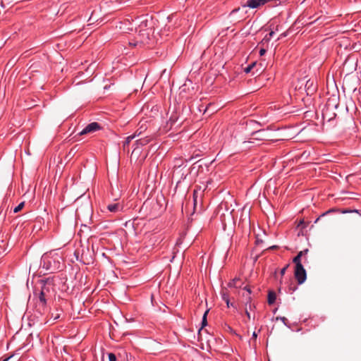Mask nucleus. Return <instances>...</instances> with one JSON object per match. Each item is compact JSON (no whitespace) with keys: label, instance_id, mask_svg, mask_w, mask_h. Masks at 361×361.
I'll return each instance as SVG.
<instances>
[{"label":"nucleus","instance_id":"obj_1","mask_svg":"<svg viewBox=\"0 0 361 361\" xmlns=\"http://www.w3.org/2000/svg\"><path fill=\"white\" fill-rule=\"evenodd\" d=\"M41 290L39 295V302L42 306H45L47 303L46 298L50 295L51 290H53L52 281L47 279L46 280H41Z\"/></svg>","mask_w":361,"mask_h":361},{"label":"nucleus","instance_id":"obj_2","mask_svg":"<svg viewBox=\"0 0 361 361\" xmlns=\"http://www.w3.org/2000/svg\"><path fill=\"white\" fill-rule=\"evenodd\" d=\"M139 30V41L143 44H151L150 35L152 32V27H147V22L142 23Z\"/></svg>","mask_w":361,"mask_h":361},{"label":"nucleus","instance_id":"obj_3","mask_svg":"<svg viewBox=\"0 0 361 361\" xmlns=\"http://www.w3.org/2000/svg\"><path fill=\"white\" fill-rule=\"evenodd\" d=\"M295 278L299 284H302L307 279V274L306 271L302 265H298V267H295Z\"/></svg>","mask_w":361,"mask_h":361},{"label":"nucleus","instance_id":"obj_4","mask_svg":"<svg viewBox=\"0 0 361 361\" xmlns=\"http://www.w3.org/2000/svg\"><path fill=\"white\" fill-rule=\"evenodd\" d=\"M269 2H271V0H247L242 6L243 8H259Z\"/></svg>","mask_w":361,"mask_h":361},{"label":"nucleus","instance_id":"obj_5","mask_svg":"<svg viewBox=\"0 0 361 361\" xmlns=\"http://www.w3.org/2000/svg\"><path fill=\"white\" fill-rule=\"evenodd\" d=\"M100 128L99 123L96 122L88 124L81 132L80 135H85L90 133H93Z\"/></svg>","mask_w":361,"mask_h":361},{"label":"nucleus","instance_id":"obj_6","mask_svg":"<svg viewBox=\"0 0 361 361\" xmlns=\"http://www.w3.org/2000/svg\"><path fill=\"white\" fill-rule=\"evenodd\" d=\"M252 139L263 140L267 139V135L264 130L256 131L252 133Z\"/></svg>","mask_w":361,"mask_h":361},{"label":"nucleus","instance_id":"obj_7","mask_svg":"<svg viewBox=\"0 0 361 361\" xmlns=\"http://www.w3.org/2000/svg\"><path fill=\"white\" fill-rule=\"evenodd\" d=\"M142 128V127L141 126L139 130H137L134 135H130L126 138V140L123 144L124 147L130 144V142H131V140H133L136 136H139L142 133V130H141Z\"/></svg>","mask_w":361,"mask_h":361},{"label":"nucleus","instance_id":"obj_8","mask_svg":"<svg viewBox=\"0 0 361 361\" xmlns=\"http://www.w3.org/2000/svg\"><path fill=\"white\" fill-rule=\"evenodd\" d=\"M121 208V207L120 206L119 204L118 203H116V204H110L107 206V209L109 212H114V213H116L117 212H118L120 210V209Z\"/></svg>","mask_w":361,"mask_h":361},{"label":"nucleus","instance_id":"obj_9","mask_svg":"<svg viewBox=\"0 0 361 361\" xmlns=\"http://www.w3.org/2000/svg\"><path fill=\"white\" fill-rule=\"evenodd\" d=\"M302 257V252H298L297 256H295L293 258V263L295 264V267H298V265H302V263H301V257Z\"/></svg>","mask_w":361,"mask_h":361},{"label":"nucleus","instance_id":"obj_10","mask_svg":"<svg viewBox=\"0 0 361 361\" xmlns=\"http://www.w3.org/2000/svg\"><path fill=\"white\" fill-rule=\"evenodd\" d=\"M276 298V293L273 291H269L268 294V303L269 305L274 303Z\"/></svg>","mask_w":361,"mask_h":361},{"label":"nucleus","instance_id":"obj_11","mask_svg":"<svg viewBox=\"0 0 361 361\" xmlns=\"http://www.w3.org/2000/svg\"><path fill=\"white\" fill-rule=\"evenodd\" d=\"M240 279H234L231 282L228 283V286L230 288H238L240 286Z\"/></svg>","mask_w":361,"mask_h":361},{"label":"nucleus","instance_id":"obj_12","mask_svg":"<svg viewBox=\"0 0 361 361\" xmlns=\"http://www.w3.org/2000/svg\"><path fill=\"white\" fill-rule=\"evenodd\" d=\"M149 140L147 137L145 138H143V139H140V140H136L135 142V145H137V147H138L139 145H147L148 142H149Z\"/></svg>","mask_w":361,"mask_h":361},{"label":"nucleus","instance_id":"obj_13","mask_svg":"<svg viewBox=\"0 0 361 361\" xmlns=\"http://www.w3.org/2000/svg\"><path fill=\"white\" fill-rule=\"evenodd\" d=\"M221 294L224 300H227V299H229V293L227 288H223Z\"/></svg>","mask_w":361,"mask_h":361},{"label":"nucleus","instance_id":"obj_14","mask_svg":"<svg viewBox=\"0 0 361 361\" xmlns=\"http://www.w3.org/2000/svg\"><path fill=\"white\" fill-rule=\"evenodd\" d=\"M208 312H209V310H206L203 314L202 321V328L207 326V315Z\"/></svg>","mask_w":361,"mask_h":361},{"label":"nucleus","instance_id":"obj_15","mask_svg":"<svg viewBox=\"0 0 361 361\" xmlns=\"http://www.w3.org/2000/svg\"><path fill=\"white\" fill-rule=\"evenodd\" d=\"M24 206H25L24 202L20 203L16 207L14 208L13 212L17 213V212H20L24 207Z\"/></svg>","mask_w":361,"mask_h":361},{"label":"nucleus","instance_id":"obj_16","mask_svg":"<svg viewBox=\"0 0 361 361\" xmlns=\"http://www.w3.org/2000/svg\"><path fill=\"white\" fill-rule=\"evenodd\" d=\"M240 8H235L233 9L231 13H230V18H232V20H236L235 18V14L238 12L240 11Z\"/></svg>","mask_w":361,"mask_h":361},{"label":"nucleus","instance_id":"obj_17","mask_svg":"<svg viewBox=\"0 0 361 361\" xmlns=\"http://www.w3.org/2000/svg\"><path fill=\"white\" fill-rule=\"evenodd\" d=\"M256 66V63H252L250 66H248L247 68H245V73H249L251 71V70Z\"/></svg>","mask_w":361,"mask_h":361},{"label":"nucleus","instance_id":"obj_18","mask_svg":"<svg viewBox=\"0 0 361 361\" xmlns=\"http://www.w3.org/2000/svg\"><path fill=\"white\" fill-rule=\"evenodd\" d=\"M176 120H177V118L176 116H171V118H169V123H170L171 127L173 126V125L176 123Z\"/></svg>","mask_w":361,"mask_h":361},{"label":"nucleus","instance_id":"obj_19","mask_svg":"<svg viewBox=\"0 0 361 361\" xmlns=\"http://www.w3.org/2000/svg\"><path fill=\"white\" fill-rule=\"evenodd\" d=\"M109 361H116V357L114 353H109Z\"/></svg>","mask_w":361,"mask_h":361},{"label":"nucleus","instance_id":"obj_20","mask_svg":"<svg viewBox=\"0 0 361 361\" xmlns=\"http://www.w3.org/2000/svg\"><path fill=\"white\" fill-rule=\"evenodd\" d=\"M288 267H289V264H287L285 267H283L281 270L280 274H281V276H283L285 274L286 271V269H288Z\"/></svg>","mask_w":361,"mask_h":361},{"label":"nucleus","instance_id":"obj_21","mask_svg":"<svg viewBox=\"0 0 361 361\" xmlns=\"http://www.w3.org/2000/svg\"><path fill=\"white\" fill-rule=\"evenodd\" d=\"M276 319L279 320L280 319L284 324L286 325V322H287V319L284 317H276Z\"/></svg>","mask_w":361,"mask_h":361},{"label":"nucleus","instance_id":"obj_22","mask_svg":"<svg viewBox=\"0 0 361 361\" xmlns=\"http://www.w3.org/2000/svg\"><path fill=\"white\" fill-rule=\"evenodd\" d=\"M266 53V50L264 49H261L259 51L260 56H263Z\"/></svg>","mask_w":361,"mask_h":361},{"label":"nucleus","instance_id":"obj_23","mask_svg":"<svg viewBox=\"0 0 361 361\" xmlns=\"http://www.w3.org/2000/svg\"><path fill=\"white\" fill-rule=\"evenodd\" d=\"M308 252H309V250L308 249H305L304 250L300 251V252H302V256H303V255H306Z\"/></svg>","mask_w":361,"mask_h":361},{"label":"nucleus","instance_id":"obj_24","mask_svg":"<svg viewBox=\"0 0 361 361\" xmlns=\"http://www.w3.org/2000/svg\"><path fill=\"white\" fill-rule=\"evenodd\" d=\"M227 305V307H229L230 305H232V304L230 303L229 299H227V300H224Z\"/></svg>","mask_w":361,"mask_h":361},{"label":"nucleus","instance_id":"obj_25","mask_svg":"<svg viewBox=\"0 0 361 361\" xmlns=\"http://www.w3.org/2000/svg\"><path fill=\"white\" fill-rule=\"evenodd\" d=\"M244 289H245V290H246L248 292V293H249V294H250V293H251V290H250V288H248V287H247V286H246V287H245V288H244Z\"/></svg>","mask_w":361,"mask_h":361},{"label":"nucleus","instance_id":"obj_26","mask_svg":"<svg viewBox=\"0 0 361 361\" xmlns=\"http://www.w3.org/2000/svg\"><path fill=\"white\" fill-rule=\"evenodd\" d=\"M274 35V31H271V32L269 33V37H272Z\"/></svg>","mask_w":361,"mask_h":361},{"label":"nucleus","instance_id":"obj_27","mask_svg":"<svg viewBox=\"0 0 361 361\" xmlns=\"http://www.w3.org/2000/svg\"><path fill=\"white\" fill-rule=\"evenodd\" d=\"M133 357L131 355H130V357H128V356L127 355V361H133Z\"/></svg>","mask_w":361,"mask_h":361},{"label":"nucleus","instance_id":"obj_28","mask_svg":"<svg viewBox=\"0 0 361 361\" xmlns=\"http://www.w3.org/2000/svg\"><path fill=\"white\" fill-rule=\"evenodd\" d=\"M325 214H323L321 216H319V218H317V219H316V221H315V223H317L318 221H319L320 218H321L322 216H325Z\"/></svg>","mask_w":361,"mask_h":361},{"label":"nucleus","instance_id":"obj_29","mask_svg":"<svg viewBox=\"0 0 361 361\" xmlns=\"http://www.w3.org/2000/svg\"><path fill=\"white\" fill-rule=\"evenodd\" d=\"M245 313H246V315L247 316V317L249 319H250V314L249 313V312L247 310H246Z\"/></svg>","mask_w":361,"mask_h":361},{"label":"nucleus","instance_id":"obj_30","mask_svg":"<svg viewBox=\"0 0 361 361\" xmlns=\"http://www.w3.org/2000/svg\"><path fill=\"white\" fill-rule=\"evenodd\" d=\"M257 334H256L255 332H253L252 337H253L254 338H257Z\"/></svg>","mask_w":361,"mask_h":361},{"label":"nucleus","instance_id":"obj_31","mask_svg":"<svg viewBox=\"0 0 361 361\" xmlns=\"http://www.w3.org/2000/svg\"><path fill=\"white\" fill-rule=\"evenodd\" d=\"M11 357H8V358H6V359L4 360L3 361H8Z\"/></svg>","mask_w":361,"mask_h":361},{"label":"nucleus","instance_id":"obj_32","mask_svg":"<svg viewBox=\"0 0 361 361\" xmlns=\"http://www.w3.org/2000/svg\"><path fill=\"white\" fill-rule=\"evenodd\" d=\"M275 247H276V246H272V247H271L270 248H271V249H275Z\"/></svg>","mask_w":361,"mask_h":361},{"label":"nucleus","instance_id":"obj_33","mask_svg":"<svg viewBox=\"0 0 361 361\" xmlns=\"http://www.w3.org/2000/svg\"><path fill=\"white\" fill-rule=\"evenodd\" d=\"M57 318H59V315L56 316V317H54V319H56Z\"/></svg>","mask_w":361,"mask_h":361},{"label":"nucleus","instance_id":"obj_34","mask_svg":"<svg viewBox=\"0 0 361 361\" xmlns=\"http://www.w3.org/2000/svg\"><path fill=\"white\" fill-rule=\"evenodd\" d=\"M296 289V287H294L292 290L294 291Z\"/></svg>","mask_w":361,"mask_h":361}]
</instances>
